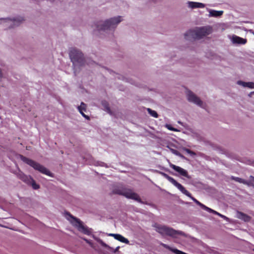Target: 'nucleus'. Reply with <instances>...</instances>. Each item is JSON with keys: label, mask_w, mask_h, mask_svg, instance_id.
<instances>
[{"label": "nucleus", "mask_w": 254, "mask_h": 254, "mask_svg": "<svg viewBox=\"0 0 254 254\" xmlns=\"http://www.w3.org/2000/svg\"><path fill=\"white\" fill-rule=\"evenodd\" d=\"M212 29L209 27H202L190 30L185 34V38L188 40L200 39L203 37L209 35Z\"/></svg>", "instance_id": "f257e3e1"}, {"label": "nucleus", "mask_w": 254, "mask_h": 254, "mask_svg": "<svg viewBox=\"0 0 254 254\" xmlns=\"http://www.w3.org/2000/svg\"><path fill=\"white\" fill-rule=\"evenodd\" d=\"M122 21V17L119 16L111 18L104 21H98L95 24V26L98 31H105L106 30L114 29L117 25Z\"/></svg>", "instance_id": "f03ea898"}, {"label": "nucleus", "mask_w": 254, "mask_h": 254, "mask_svg": "<svg viewBox=\"0 0 254 254\" xmlns=\"http://www.w3.org/2000/svg\"><path fill=\"white\" fill-rule=\"evenodd\" d=\"M163 175L166 179H167L170 183H171L173 185L177 187L182 193L191 198L192 200H193L197 204L199 205L202 209H204L205 210H206V208H207L208 207L200 203L195 198L191 196V193L187 190H186L185 188L181 184L179 183L174 178L169 176L168 175L163 173Z\"/></svg>", "instance_id": "7ed1b4c3"}, {"label": "nucleus", "mask_w": 254, "mask_h": 254, "mask_svg": "<svg viewBox=\"0 0 254 254\" xmlns=\"http://www.w3.org/2000/svg\"><path fill=\"white\" fill-rule=\"evenodd\" d=\"M153 227L155 228L156 231L162 236L165 235L175 238L178 235H184V233L183 232L176 231L172 228L168 227L165 225H161L155 223L153 225Z\"/></svg>", "instance_id": "20e7f679"}, {"label": "nucleus", "mask_w": 254, "mask_h": 254, "mask_svg": "<svg viewBox=\"0 0 254 254\" xmlns=\"http://www.w3.org/2000/svg\"><path fill=\"white\" fill-rule=\"evenodd\" d=\"M113 193L114 194L123 195L127 198L136 200L139 202H141V198L138 194L133 192L130 189L123 187L117 188L113 190Z\"/></svg>", "instance_id": "39448f33"}, {"label": "nucleus", "mask_w": 254, "mask_h": 254, "mask_svg": "<svg viewBox=\"0 0 254 254\" xmlns=\"http://www.w3.org/2000/svg\"><path fill=\"white\" fill-rule=\"evenodd\" d=\"M69 57L74 68L77 66H82L85 61L83 54L76 49H72L69 52Z\"/></svg>", "instance_id": "423d86ee"}, {"label": "nucleus", "mask_w": 254, "mask_h": 254, "mask_svg": "<svg viewBox=\"0 0 254 254\" xmlns=\"http://www.w3.org/2000/svg\"><path fill=\"white\" fill-rule=\"evenodd\" d=\"M20 158L21 160H22L24 162L31 166L34 169L38 170L42 174H45L47 176L50 177L52 176V174L50 172V171L39 163L25 156H23V155H20Z\"/></svg>", "instance_id": "0eeeda50"}, {"label": "nucleus", "mask_w": 254, "mask_h": 254, "mask_svg": "<svg viewBox=\"0 0 254 254\" xmlns=\"http://www.w3.org/2000/svg\"><path fill=\"white\" fill-rule=\"evenodd\" d=\"M68 215L75 220V224L74 225L77 228L79 231L85 235H89L91 234V230L87 227L84 226L79 219L73 217L69 213H68Z\"/></svg>", "instance_id": "6e6552de"}, {"label": "nucleus", "mask_w": 254, "mask_h": 254, "mask_svg": "<svg viewBox=\"0 0 254 254\" xmlns=\"http://www.w3.org/2000/svg\"><path fill=\"white\" fill-rule=\"evenodd\" d=\"M4 23H10L9 26V28H13L14 26H18L24 20V18L22 17H18L15 18H14L12 20L9 19H3Z\"/></svg>", "instance_id": "1a4fd4ad"}, {"label": "nucleus", "mask_w": 254, "mask_h": 254, "mask_svg": "<svg viewBox=\"0 0 254 254\" xmlns=\"http://www.w3.org/2000/svg\"><path fill=\"white\" fill-rule=\"evenodd\" d=\"M188 99L190 102H193L195 104L201 107L202 105V102L199 98L197 97L191 91H190L188 93Z\"/></svg>", "instance_id": "9d476101"}, {"label": "nucleus", "mask_w": 254, "mask_h": 254, "mask_svg": "<svg viewBox=\"0 0 254 254\" xmlns=\"http://www.w3.org/2000/svg\"><path fill=\"white\" fill-rule=\"evenodd\" d=\"M170 167L176 172H178L181 176L189 178L188 172L183 168L174 164H171Z\"/></svg>", "instance_id": "9b49d317"}, {"label": "nucleus", "mask_w": 254, "mask_h": 254, "mask_svg": "<svg viewBox=\"0 0 254 254\" xmlns=\"http://www.w3.org/2000/svg\"><path fill=\"white\" fill-rule=\"evenodd\" d=\"M237 218L246 222H250L252 218L248 215L239 211L237 212Z\"/></svg>", "instance_id": "f8f14e48"}, {"label": "nucleus", "mask_w": 254, "mask_h": 254, "mask_svg": "<svg viewBox=\"0 0 254 254\" xmlns=\"http://www.w3.org/2000/svg\"><path fill=\"white\" fill-rule=\"evenodd\" d=\"M18 178L27 184H30L31 182L32 178L29 176H27L22 173H20L18 175Z\"/></svg>", "instance_id": "ddd939ff"}, {"label": "nucleus", "mask_w": 254, "mask_h": 254, "mask_svg": "<svg viewBox=\"0 0 254 254\" xmlns=\"http://www.w3.org/2000/svg\"><path fill=\"white\" fill-rule=\"evenodd\" d=\"M110 235L114 237V238L115 239H116L122 243H124L125 244L129 243V241L127 239L125 238V237H124L122 235H121L120 234H110Z\"/></svg>", "instance_id": "4468645a"}, {"label": "nucleus", "mask_w": 254, "mask_h": 254, "mask_svg": "<svg viewBox=\"0 0 254 254\" xmlns=\"http://www.w3.org/2000/svg\"><path fill=\"white\" fill-rule=\"evenodd\" d=\"M188 4L189 6L191 8H204L205 7L204 4L197 2L189 1Z\"/></svg>", "instance_id": "2eb2a0df"}, {"label": "nucleus", "mask_w": 254, "mask_h": 254, "mask_svg": "<svg viewBox=\"0 0 254 254\" xmlns=\"http://www.w3.org/2000/svg\"><path fill=\"white\" fill-rule=\"evenodd\" d=\"M237 84L245 87H248L250 89H254V82H246L241 80H239L237 81Z\"/></svg>", "instance_id": "dca6fc26"}, {"label": "nucleus", "mask_w": 254, "mask_h": 254, "mask_svg": "<svg viewBox=\"0 0 254 254\" xmlns=\"http://www.w3.org/2000/svg\"><path fill=\"white\" fill-rule=\"evenodd\" d=\"M233 41L235 43L240 44H245L247 43V40L246 39H244L237 36L233 37Z\"/></svg>", "instance_id": "f3484780"}, {"label": "nucleus", "mask_w": 254, "mask_h": 254, "mask_svg": "<svg viewBox=\"0 0 254 254\" xmlns=\"http://www.w3.org/2000/svg\"><path fill=\"white\" fill-rule=\"evenodd\" d=\"M231 180H234L237 182H239L240 183H242L245 185H250V182H248L247 181H246L242 178H239V177H236L234 176L231 177Z\"/></svg>", "instance_id": "a211bd4d"}, {"label": "nucleus", "mask_w": 254, "mask_h": 254, "mask_svg": "<svg viewBox=\"0 0 254 254\" xmlns=\"http://www.w3.org/2000/svg\"><path fill=\"white\" fill-rule=\"evenodd\" d=\"M223 11L222 10L217 11L211 10L209 11V15L212 17H218L222 15Z\"/></svg>", "instance_id": "6ab92c4d"}, {"label": "nucleus", "mask_w": 254, "mask_h": 254, "mask_svg": "<svg viewBox=\"0 0 254 254\" xmlns=\"http://www.w3.org/2000/svg\"><path fill=\"white\" fill-rule=\"evenodd\" d=\"M82 106H83L84 107V111H86V104H84V103L82 102L81 104V105L79 107H78V110H79V112H80V113L82 115V116L83 117H84L85 118L89 120V117L86 115L83 112V111L82 110Z\"/></svg>", "instance_id": "aec40b11"}, {"label": "nucleus", "mask_w": 254, "mask_h": 254, "mask_svg": "<svg viewBox=\"0 0 254 254\" xmlns=\"http://www.w3.org/2000/svg\"><path fill=\"white\" fill-rule=\"evenodd\" d=\"M101 104L105 111H106L108 113H111V110L109 107V104L107 101H102Z\"/></svg>", "instance_id": "412c9836"}, {"label": "nucleus", "mask_w": 254, "mask_h": 254, "mask_svg": "<svg viewBox=\"0 0 254 254\" xmlns=\"http://www.w3.org/2000/svg\"><path fill=\"white\" fill-rule=\"evenodd\" d=\"M148 113L152 117L154 118H157L158 115L157 112L155 111L152 110L150 108H147V109Z\"/></svg>", "instance_id": "4be33fe9"}, {"label": "nucleus", "mask_w": 254, "mask_h": 254, "mask_svg": "<svg viewBox=\"0 0 254 254\" xmlns=\"http://www.w3.org/2000/svg\"><path fill=\"white\" fill-rule=\"evenodd\" d=\"M29 185H31L33 189L34 190H37L40 188L39 185H37L32 178L31 179V182H30V184Z\"/></svg>", "instance_id": "5701e85b"}, {"label": "nucleus", "mask_w": 254, "mask_h": 254, "mask_svg": "<svg viewBox=\"0 0 254 254\" xmlns=\"http://www.w3.org/2000/svg\"><path fill=\"white\" fill-rule=\"evenodd\" d=\"M206 211L210 212V213H213L214 214H216V215H217L218 216H219L220 214L219 213H218V212L211 209L210 208H209V207H207V208H206Z\"/></svg>", "instance_id": "b1692460"}, {"label": "nucleus", "mask_w": 254, "mask_h": 254, "mask_svg": "<svg viewBox=\"0 0 254 254\" xmlns=\"http://www.w3.org/2000/svg\"><path fill=\"white\" fill-rule=\"evenodd\" d=\"M185 151H186L187 153H188V154H190V155H195V153L193 151H192L190 150V149H189L186 148V149H185Z\"/></svg>", "instance_id": "393cba45"}, {"label": "nucleus", "mask_w": 254, "mask_h": 254, "mask_svg": "<svg viewBox=\"0 0 254 254\" xmlns=\"http://www.w3.org/2000/svg\"><path fill=\"white\" fill-rule=\"evenodd\" d=\"M219 216H220L221 218H223L224 219H226V220H227L228 219V218L226 216H224V215H222L221 214H220Z\"/></svg>", "instance_id": "a878e982"}, {"label": "nucleus", "mask_w": 254, "mask_h": 254, "mask_svg": "<svg viewBox=\"0 0 254 254\" xmlns=\"http://www.w3.org/2000/svg\"><path fill=\"white\" fill-rule=\"evenodd\" d=\"M250 178L251 179V181L254 183V177L251 176Z\"/></svg>", "instance_id": "bb28decb"}, {"label": "nucleus", "mask_w": 254, "mask_h": 254, "mask_svg": "<svg viewBox=\"0 0 254 254\" xmlns=\"http://www.w3.org/2000/svg\"><path fill=\"white\" fill-rule=\"evenodd\" d=\"M119 247H117L115 250V252H117L119 250Z\"/></svg>", "instance_id": "cd10ccee"}, {"label": "nucleus", "mask_w": 254, "mask_h": 254, "mask_svg": "<svg viewBox=\"0 0 254 254\" xmlns=\"http://www.w3.org/2000/svg\"><path fill=\"white\" fill-rule=\"evenodd\" d=\"M252 94H254V91L251 92L250 94H249V96H251Z\"/></svg>", "instance_id": "c85d7f7f"}, {"label": "nucleus", "mask_w": 254, "mask_h": 254, "mask_svg": "<svg viewBox=\"0 0 254 254\" xmlns=\"http://www.w3.org/2000/svg\"><path fill=\"white\" fill-rule=\"evenodd\" d=\"M171 130H174V128L173 127L169 128Z\"/></svg>", "instance_id": "c756f323"}, {"label": "nucleus", "mask_w": 254, "mask_h": 254, "mask_svg": "<svg viewBox=\"0 0 254 254\" xmlns=\"http://www.w3.org/2000/svg\"><path fill=\"white\" fill-rule=\"evenodd\" d=\"M84 107L83 106H82V110L83 111H84Z\"/></svg>", "instance_id": "7c9ffc66"}, {"label": "nucleus", "mask_w": 254, "mask_h": 254, "mask_svg": "<svg viewBox=\"0 0 254 254\" xmlns=\"http://www.w3.org/2000/svg\"><path fill=\"white\" fill-rule=\"evenodd\" d=\"M103 246H106V244H104L103 245Z\"/></svg>", "instance_id": "2f4dec72"}]
</instances>
